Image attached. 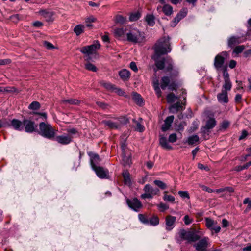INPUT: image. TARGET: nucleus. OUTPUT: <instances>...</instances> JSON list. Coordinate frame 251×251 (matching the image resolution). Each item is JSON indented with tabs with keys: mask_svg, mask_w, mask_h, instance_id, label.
Wrapping results in <instances>:
<instances>
[{
	"mask_svg": "<svg viewBox=\"0 0 251 251\" xmlns=\"http://www.w3.org/2000/svg\"><path fill=\"white\" fill-rule=\"evenodd\" d=\"M171 51V48H155L154 54L152 58L155 61V64L159 70L165 69L166 71H170L173 68L172 60L168 58H165L163 55Z\"/></svg>",
	"mask_w": 251,
	"mask_h": 251,
	"instance_id": "1",
	"label": "nucleus"
},
{
	"mask_svg": "<svg viewBox=\"0 0 251 251\" xmlns=\"http://www.w3.org/2000/svg\"><path fill=\"white\" fill-rule=\"evenodd\" d=\"M178 235L179 242L181 243L183 241H186L187 243H191L199 240L203 233L199 228H191L188 230L180 229Z\"/></svg>",
	"mask_w": 251,
	"mask_h": 251,
	"instance_id": "2",
	"label": "nucleus"
},
{
	"mask_svg": "<svg viewBox=\"0 0 251 251\" xmlns=\"http://www.w3.org/2000/svg\"><path fill=\"white\" fill-rule=\"evenodd\" d=\"M126 37L128 41L133 43H141L145 41L144 33L136 28H131L126 33Z\"/></svg>",
	"mask_w": 251,
	"mask_h": 251,
	"instance_id": "3",
	"label": "nucleus"
},
{
	"mask_svg": "<svg viewBox=\"0 0 251 251\" xmlns=\"http://www.w3.org/2000/svg\"><path fill=\"white\" fill-rule=\"evenodd\" d=\"M39 133L42 136L50 139L54 137L55 130L50 124L42 122L39 124Z\"/></svg>",
	"mask_w": 251,
	"mask_h": 251,
	"instance_id": "4",
	"label": "nucleus"
},
{
	"mask_svg": "<svg viewBox=\"0 0 251 251\" xmlns=\"http://www.w3.org/2000/svg\"><path fill=\"white\" fill-rule=\"evenodd\" d=\"M228 53L227 52H222L217 54L214 59V66L217 71H222L223 73V68H226V66H224L225 60L227 58Z\"/></svg>",
	"mask_w": 251,
	"mask_h": 251,
	"instance_id": "5",
	"label": "nucleus"
},
{
	"mask_svg": "<svg viewBox=\"0 0 251 251\" xmlns=\"http://www.w3.org/2000/svg\"><path fill=\"white\" fill-rule=\"evenodd\" d=\"M144 191L145 193L141 195V198L143 199L147 198L151 199L159 192V190L158 188H154L149 184H146L145 186Z\"/></svg>",
	"mask_w": 251,
	"mask_h": 251,
	"instance_id": "6",
	"label": "nucleus"
},
{
	"mask_svg": "<svg viewBox=\"0 0 251 251\" xmlns=\"http://www.w3.org/2000/svg\"><path fill=\"white\" fill-rule=\"evenodd\" d=\"M96 49V48H80V51L84 54L85 60H93L98 57Z\"/></svg>",
	"mask_w": 251,
	"mask_h": 251,
	"instance_id": "7",
	"label": "nucleus"
},
{
	"mask_svg": "<svg viewBox=\"0 0 251 251\" xmlns=\"http://www.w3.org/2000/svg\"><path fill=\"white\" fill-rule=\"evenodd\" d=\"M126 203L131 209L136 212L139 211L143 207L142 202L136 198L127 199Z\"/></svg>",
	"mask_w": 251,
	"mask_h": 251,
	"instance_id": "8",
	"label": "nucleus"
},
{
	"mask_svg": "<svg viewBox=\"0 0 251 251\" xmlns=\"http://www.w3.org/2000/svg\"><path fill=\"white\" fill-rule=\"evenodd\" d=\"M223 77L224 79V84L223 86V91H229L231 89L232 84L229 79V74L227 72V69L226 68H223Z\"/></svg>",
	"mask_w": 251,
	"mask_h": 251,
	"instance_id": "9",
	"label": "nucleus"
},
{
	"mask_svg": "<svg viewBox=\"0 0 251 251\" xmlns=\"http://www.w3.org/2000/svg\"><path fill=\"white\" fill-rule=\"evenodd\" d=\"M209 244V238L204 237L200 240L198 243L194 245L196 250L198 251H206Z\"/></svg>",
	"mask_w": 251,
	"mask_h": 251,
	"instance_id": "10",
	"label": "nucleus"
},
{
	"mask_svg": "<svg viewBox=\"0 0 251 251\" xmlns=\"http://www.w3.org/2000/svg\"><path fill=\"white\" fill-rule=\"evenodd\" d=\"M244 41V38L238 36H232L228 40V45L230 47H244V46H238Z\"/></svg>",
	"mask_w": 251,
	"mask_h": 251,
	"instance_id": "11",
	"label": "nucleus"
},
{
	"mask_svg": "<svg viewBox=\"0 0 251 251\" xmlns=\"http://www.w3.org/2000/svg\"><path fill=\"white\" fill-rule=\"evenodd\" d=\"M176 221V217L171 215H168L165 217V228L167 231L172 230L175 226Z\"/></svg>",
	"mask_w": 251,
	"mask_h": 251,
	"instance_id": "12",
	"label": "nucleus"
},
{
	"mask_svg": "<svg viewBox=\"0 0 251 251\" xmlns=\"http://www.w3.org/2000/svg\"><path fill=\"white\" fill-rule=\"evenodd\" d=\"M170 83V78L167 76H164L162 78L161 80V88L162 89L164 90L167 86L170 90H174L176 87V85L174 82Z\"/></svg>",
	"mask_w": 251,
	"mask_h": 251,
	"instance_id": "13",
	"label": "nucleus"
},
{
	"mask_svg": "<svg viewBox=\"0 0 251 251\" xmlns=\"http://www.w3.org/2000/svg\"><path fill=\"white\" fill-rule=\"evenodd\" d=\"M23 125L25 126V131L28 133L34 132L37 127L34 122L29 120H24Z\"/></svg>",
	"mask_w": 251,
	"mask_h": 251,
	"instance_id": "14",
	"label": "nucleus"
},
{
	"mask_svg": "<svg viewBox=\"0 0 251 251\" xmlns=\"http://www.w3.org/2000/svg\"><path fill=\"white\" fill-rule=\"evenodd\" d=\"M122 150V158L124 165H129L131 163V153L130 152H126V146L124 143L121 145Z\"/></svg>",
	"mask_w": 251,
	"mask_h": 251,
	"instance_id": "15",
	"label": "nucleus"
},
{
	"mask_svg": "<svg viewBox=\"0 0 251 251\" xmlns=\"http://www.w3.org/2000/svg\"><path fill=\"white\" fill-rule=\"evenodd\" d=\"M72 138L73 137L70 134L61 135L57 136L55 137V140L59 144L62 145H67L72 141Z\"/></svg>",
	"mask_w": 251,
	"mask_h": 251,
	"instance_id": "16",
	"label": "nucleus"
},
{
	"mask_svg": "<svg viewBox=\"0 0 251 251\" xmlns=\"http://www.w3.org/2000/svg\"><path fill=\"white\" fill-rule=\"evenodd\" d=\"M93 170L95 171L97 176L100 178H107L108 171L106 169H104L103 168L97 166L93 168Z\"/></svg>",
	"mask_w": 251,
	"mask_h": 251,
	"instance_id": "17",
	"label": "nucleus"
},
{
	"mask_svg": "<svg viewBox=\"0 0 251 251\" xmlns=\"http://www.w3.org/2000/svg\"><path fill=\"white\" fill-rule=\"evenodd\" d=\"M170 38L164 37L159 39L155 43L154 47H169Z\"/></svg>",
	"mask_w": 251,
	"mask_h": 251,
	"instance_id": "18",
	"label": "nucleus"
},
{
	"mask_svg": "<svg viewBox=\"0 0 251 251\" xmlns=\"http://www.w3.org/2000/svg\"><path fill=\"white\" fill-rule=\"evenodd\" d=\"M104 126H107L111 129H116L120 128V124L116 121L114 122L111 120H104L102 122Z\"/></svg>",
	"mask_w": 251,
	"mask_h": 251,
	"instance_id": "19",
	"label": "nucleus"
},
{
	"mask_svg": "<svg viewBox=\"0 0 251 251\" xmlns=\"http://www.w3.org/2000/svg\"><path fill=\"white\" fill-rule=\"evenodd\" d=\"M174 117L170 116L166 118L164 121V124L162 125V130L163 131L167 130L171 126V124L173 122Z\"/></svg>",
	"mask_w": 251,
	"mask_h": 251,
	"instance_id": "20",
	"label": "nucleus"
},
{
	"mask_svg": "<svg viewBox=\"0 0 251 251\" xmlns=\"http://www.w3.org/2000/svg\"><path fill=\"white\" fill-rule=\"evenodd\" d=\"M40 14L45 18L47 22H50L53 21V13L52 12L47 11L43 10L39 11Z\"/></svg>",
	"mask_w": 251,
	"mask_h": 251,
	"instance_id": "21",
	"label": "nucleus"
},
{
	"mask_svg": "<svg viewBox=\"0 0 251 251\" xmlns=\"http://www.w3.org/2000/svg\"><path fill=\"white\" fill-rule=\"evenodd\" d=\"M91 157V165L92 168L97 167V164L100 161V159L98 154L96 153L89 154Z\"/></svg>",
	"mask_w": 251,
	"mask_h": 251,
	"instance_id": "22",
	"label": "nucleus"
},
{
	"mask_svg": "<svg viewBox=\"0 0 251 251\" xmlns=\"http://www.w3.org/2000/svg\"><path fill=\"white\" fill-rule=\"evenodd\" d=\"M11 126L17 130L22 131L23 130V122L14 119L11 121Z\"/></svg>",
	"mask_w": 251,
	"mask_h": 251,
	"instance_id": "23",
	"label": "nucleus"
},
{
	"mask_svg": "<svg viewBox=\"0 0 251 251\" xmlns=\"http://www.w3.org/2000/svg\"><path fill=\"white\" fill-rule=\"evenodd\" d=\"M183 107L180 102H177L173 105L170 107V110L172 113H176L183 109Z\"/></svg>",
	"mask_w": 251,
	"mask_h": 251,
	"instance_id": "24",
	"label": "nucleus"
},
{
	"mask_svg": "<svg viewBox=\"0 0 251 251\" xmlns=\"http://www.w3.org/2000/svg\"><path fill=\"white\" fill-rule=\"evenodd\" d=\"M217 98L219 102L227 103L228 101L227 92L222 90L221 93L217 95Z\"/></svg>",
	"mask_w": 251,
	"mask_h": 251,
	"instance_id": "25",
	"label": "nucleus"
},
{
	"mask_svg": "<svg viewBox=\"0 0 251 251\" xmlns=\"http://www.w3.org/2000/svg\"><path fill=\"white\" fill-rule=\"evenodd\" d=\"M159 144L161 146V147L167 150H172V146L169 145L168 143L167 139L163 136H160L159 138Z\"/></svg>",
	"mask_w": 251,
	"mask_h": 251,
	"instance_id": "26",
	"label": "nucleus"
},
{
	"mask_svg": "<svg viewBox=\"0 0 251 251\" xmlns=\"http://www.w3.org/2000/svg\"><path fill=\"white\" fill-rule=\"evenodd\" d=\"M122 176L124 178V183L127 185H131V181L130 179V175L127 171H124L122 173Z\"/></svg>",
	"mask_w": 251,
	"mask_h": 251,
	"instance_id": "27",
	"label": "nucleus"
},
{
	"mask_svg": "<svg viewBox=\"0 0 251 251\" xmlns=\"http://www.w3.org/2000/svg\"><path fill=\"white\" fill-rule=\"evenodd\" d=\"M199 137L197 135H193L189 136L187 140L189 145H197L199 143Z\"/></svg>",
	"mask_w": 251,
	"mask_h": 251,
	"instance_id": "28",
	"label": "nucleus"
},
{
	"mask_svg": "<svg viewBox=\"0 0 251 251\" xmlns=\"http://www.w3.org/2000/svg\"><path fill=\"white\" fill-rule=\"evenodd\" d=\"M119 75L121 78L123 80H127L130 76V73L129 71L126 69H123L120 71Z\"/></svg>",
	"mask_w": 251,
	"mask_h": 251,
	"instance_id": "29",
	"label": "nucleus"
},
{
	"mask_svg": "<svg viewBox=\"0 0 251 251\" xmlns=\"http://www.w3.org/2000/svg\"><path fill=\"white\" fill-rule=\"evenodd\" d=\"M163 12L167 16L171 15L173 13L172 7L168 4H165L162 8Z\"/></svg>",
	"mask_w": 251,
	"mask_h": 251,
	"instance_id": "30",
	"label": "nucleus"
},
{
	"mask_svg": "<svg viewBox=\"0 0 251 251\" xmlns=\"http://www.w3.org/2000/svg\"><path fill=\"white\" fill-rule=\"evenodd\" d=\"M216 121L214 118H210L207 122L205 128L207 129L213 128L216 125Z\"/></svg>",
	"mask_w": 251,
	"mask_h": 251,
	"instance_id": "31",
	"label": "nucleus"
},
{
	"mask_svg": "<svg viewBox=\"0 0 251 251\" xmlns=\"http://www.w3.org/2000/svg\"><path fill=\"white\" fill-rule=\"evenodd\" d=\"M149 225L156 226L159 224V219L158 217L156 215H153L149 219Z\"/></svg>",
	"mask_w": 251,
	"mask_h": 251,
	"instance_id": "32",
	"label": "nucleus"
},
{
	"mask_svg": "<svg viewBox=\"0 0 251 251\" xmlns=\"http://www.w3.org/2000/svg\"><path fill=\"white\" fill-rule=\"evenodd\" d=\"M62 102L64 104H69L72 105H78L80 102V100H78L74 99L64 100Z\"/></svg>",
	"mask_w": 251,
	"mask_h": 251,
	"instance_id": "33",
	"label": "nucleus"
},
{
	"mask_svg": "<svg viewBox=\"0 0 251 251\" xmlns=\"http://www.w3.org/2000/svg\"><path fill=\"white\" fill-rule=\"evenodd\" d=\"M145 20L148 25L151 26H152L155 24L154 17L152 15H147L145 18Z\"/></svg>",
	"mask_w": 251,
	"mask_h": 251,
	"instance_id": "34",
	"label": "nucleus"
},
{
	"mask_svg": "<svg viewBox=\"0 0 251 251\" xmlns=\"http://www.w3.org/2000/svg\"><path fill=\"white\" fill-rule=\"evenodd\" d=\"M132 99L139 105H141L143 103V100L141 95L137 93H133L132 94Z\"/></svg>",
	"mask_w": 251,
	"mask_h": 251,
	"instance_id": "35",
	"label": "nucleus"
},
{
	"mask_svg": "<svg viewBox=\"0 0 251 251\" xmlns=\"http://www.w3.org/2000/svg\"><path fill=\"white\" fill-rule=\"evenodd\" d=\"M100 84L105 89L111 92H113V90L115 87V85H112L109 82H107L105 81H101L100 82Z\"/></svg>",
	"mask_w": 251,
	"mask_h": 251,
	"instance_id": "36",
	"label": "nucleus"
},
{
	"mask_svg": "<svg viewBox=\"0 0 251 251\" xmlns=\"http://www.w3.org/2000/svg\"><path fill=\"white\" fill-rule=\"evenodd\" d=\"M205 222L206 227L210 229L216 224V221L209 218H205Z\"/></svg>",
	"mask_w": 251,
	"mask_h": 251,
	"instance_id": "37",
	"label": "nucleus"
},
{
	"mask_svg": "<svg viewBox=\"0 0 251 251\" xmlns=\"http://www.w3.org/2000/svg\"><path fill=\"white\" fill-rule=\"evenodd\" d=\"M153 86L155 90L156 94L158 97H160L161 96V91L159 87V83L158 80L153 82Z\"/></svg>",
	"mask_w": 251,
	"mask_h": 251,
	"instance_id": "38",
	"label": "nucleus"
},
{
	"mask_svg": "<svg viewBox=\"0 0 251 251\" xmlns=\"http://www.w3.org/2000/svg\"><path fill=\"white\" fill-rule=\"evenodd\" d=\"M115 120L120 124V127L122 125L126 124L129 122L128 119L126 116H122L117 118Z\"/></svg>",
	"mask_w": 251,
	"mask_h": 251,
	"instance_id": "39",
	"label": "nucleus"
},
{
	"mask_svg": "<svg viewBox=\"0 0 251 251\" xmlns=\"http://www.w3.org/2000/svg\"><path fill=\"white\" fill-rule=\"evenodd\" d=\"M84 26L81 25H76L74 29V32L77 35H79L84 31Z\"/></svg>",
	"mask_w": 251,
	"mask_h": 251,
	"instance_id": "40",
	"label": "nucleus"
},
{
	"mask_svg": "<svg viewBox=\"0 0 251 251\" xmlns=\"http://www.w3.org/2000/svg\"><path fill=\"white\" fill-rule=\"evenodd\" d=\"M138 218L141 222L144 224L149 225V221L147 216L144 214H139L138 215Z\"/></svg>",
	"mask_w": 251,
	"mask_h": 251,
	"instance_id": "41",
	"label": "nucleus"
},
{
	"mask_svg": "<svg viewBox=\"0 0 251 251\" xmlns=\"http://www.w3.org/2000/svg\"><path fill=\"white\" fill-rule=\"evenodd\" d=\"M114 35L116 37H122L125 34L123 28H117L114 30Z\"/></svg>",
	"mask_w": 251,
	"mask_h": 251,
	"instance_id": "42",
	"label": "nucleus"
},
{
	"mask_svg": "<svg viewBox=\"0 0 251 251\" xmlns=\"http://www.w3.org/2000/svg\"><path fill=\"white\" fill-rule=\"evenodd\" d=\"M40 107V104L39 102L35 101L32 102L28 106L29 109L31 110H38Z\"/></svg>",
	"mask_w": 251,
	"mask_h": 251,
	"instance_id": "43",
	"label": "nucleus"
},
{
	"mask_svg": "<svg viewBox=\"0 0 251 251\" xmlns=\"http://www.w3.org/2000/svg\"><path fill=\"white\" fill-rule=\"evenodd\" d=\"M167 191L164 192V195L163 196V200L165 201H170V202H173L175 200V197H173V196L167 195Z\"/></svg>",
	"mask_w": 251,
	"mask_h": 251,
	"instance_id": "44",
	"label": "nucleus"
},
{
	"mask_svg": "<svg viewBox=\"0 0 251 251\" xmlns=\"http://www.w3.org/2000/svg\"><path fill=\"white\" fill-rule=\"evenodd\" d=\"M187 10H183L180 11L177 14V15L176 16V19H177V20H178L180 21L181 19L184 18L187 15Z\"/></svg>",
	"mask_w": 251,
	"mask_h": 251,
	"instance_id": "45",
	"label": "nucleus"
},
{
	"mask_svg": "<svg viewBox=\"0 0 251 251\" xmlns=\"http://www.w3.org/2000/svg\"><path fill=\"white\" fill-rule=\"evenodd\" d=\"M141 16L140 13L138 12L132 13L129 17L130 21H136L138 20Z\"/></svg>",
	"mask_w": 251,
	"mask_h": 251,
	"instance_id": "46",
	"label": "nucleus"
},
{
	"mask_svg": "<svg viewBox=\"0 0 251 251\" xmlns=\"http://www.w3.org/2000/svg\"><path fill=\"white\" fill-rule=\"evenodd\" d=\"M177 99H178V97L173 93H170L167 96V100L168 102H173Z\"/></svg>",
	"mask_w": 251,
	"mask_h": 251,
	"instance_id": "47",
	"label": "nucleus"
},
{
	"mask_svg": "<svg viewBox=\"0 0 251 251\" xmlns=\"http://www.w3.org/2000/svg\"><path fill=\"white\" fill-rule=\"evenodd\" d=\"M153 182L156 186L161 189H165L167 187L166 184L162 181L155 180Z\"/></svg>",
	"mask_w": 251,
	"mask_h": 251,
	"instance_id": "48",
	"label": "nucleus"
},
{
	"mask_svg": "<svg viewBox=\"0 0 251 251\" xmlns=\"http://www.w3.org/2000/svg\"><path fill=\"white\" fill-rule=\"evenodd\" d=\"M135 122L136 125V130L140 132H143L145 130V127L143 124L140 122L135 121Z\"/></svg>",
	"mask_w": 251,
	"mask_h": 251,
	"instance_id": "49",
	"label": "nucleus"
},
{
	"mask_svg": "<svg viewBox=\"0 0 251 251\" xmlns=\"http://www.w3.org/2000/svg\"><path fill=\"white\" fill-rule=\"evenodd\" d=\"M85 68L89 71L96 72L97 71V67L93 64L88 63L85 64Z\"/></svg>",
	"mask_w": 251,
	"mask_h": 251,
	"instance_id": "50",
	"label": "nucleus"
},
{
	"mask_svg": "<svg viewBox=\"0 0 251 251\" xmlns=\"http://www.w3.org/2000/svg\"><path fill=\"white\" fill-rule=\"evenodd\" d=\"M126 18L121 15H118L115 17V21L117 23L124 24L126 22Z\"/></svg>",
	"mask_w": 251,
	"mask_h": 251,
	"instance_id": "51",
	"label": "nucleus"
},
{
	"mask_svg": "<svg viewBox=\"0 0 251 251\" xmlns=\"http://www.w3.org/2000/svg\"><path fill=\"white\" fill-rule=\"evenodd\" d=\"M183 221L184 222V223L186 225H190L191 224L193 221V219L191 217H190L188 215H185L183 218Z\"/></svg>",
	"mask_w": 251,
	"mask_h": 251,
	"instance_id": "52",
	"label": "nucleus"
},
{
	"mask_svg": "<svg viewBox=\"0 0 251 251\" xmlns=\"http://www.w3.org/2000/svg\"><path fill=\"white\" fill-rule=\"evenodd\" d=\"M113 92H115L119 96H124L125 94V92L123 90L115 86L114 87Z\"/></svg>",
	"mask_w": 251,
	"mask_h": 251,
	"instance_id": "53",
	"label": "nucleus"
},
{
	"mask_svg": "<svg viewBox=\"0 0 251 251\" xmlns=\"http://www.w3.org/2000/svg\"><path fill=\"white\" fill-rule=\"evenodd\" d=\"M168 140L170 142L174 143L177 140V136L175 133H173L169 136Z\"/></svg>",
	"mask_w": 251,
	"mask_h": 251,
	"instance_id": "54",
	"label": "nucleus"
},
{
	"mask_svg": "<svg viewBox=\"0 0 251 251\" xmlns=\"http://www.w3.org/2000/svg\"><path fill=\"white\" fill-rule=\"evenodd\" d=\"M178 194L180 195V196L182 198H190L189 194L188 192L187 191H180L178 192Z\"/></svg>",
	"mask_w": 251,
	"mask_h": 251,
	"instance_id": "55",
	"label": "nucleus"
},
{
	"mask_svg": "<svg viewBox=\"0 0 251 251\" xmlns=\"http://www.w3.org/2000/svg\"><path fill=\"white\" fill-rule=\"evenodd\" d=\"M157 207L160 209V210L161 211H163L169 208V206L163 203H159V204L157 205Z\"/></svg>",
	"mask_w": 251,
	"mask_h": 251,
	"instance_id": "56",
	"label": "nucleus"
},
{
	"mask_svg": "<svg viewBox=\"0 0 251 251\" xmlns=\"http://www.w3.org/2000/svg\"><path fill=\"white\" fill-rule=\"evenodd\" d=\"M244 48H234L233 53L234 54V56H237L239 54L243 51Z\"/></svg>",
	"mask_w": 251,
	"mask_h": 251,
	"instance_id": "57",
	"label": "nucleus"
},
{
	"mask_svg": "<svg viewBox=\"0 0 251 251\" xmlns=\"http://www.w3.org/2000/svg\"><path fill=\"white\" fill-rule=\"evenodd\" d=\"M243 204H248V208L250 209H251V200L250 198H247L245 199L243 201Z\"/></svg>",
	"mask_w": 251,
	"mask_h": 251,
	"instance_id": "58",
	"label": "nucleus"
},
{
	"mask_svg": "<svg viewBox=\"0 0 251 251\" xmlns=\"http://www.w3.org/2000/svg\"><path fill=\"white\" fill-rule=\"evenodd\" d=\"M229 126V122L227 121H224L222 122L221 127L222 129H226Z\"/></svg>",
	"mask_w": 251,
	"mask_h": 251,
	"instance_id": "59",
	"label": "nucleus"
},
{
	"mask_svg": "<svg viewBox=\"0 0 251 251\" xmlns=\"http://www.w3.org/2000/svg\"><path fill=\"white\" fill-rule=\"evenodd\" d=\"M130 68L135 72H137L138 70L136 64L134 62H131L130 63Z\"/></svg>",
	"mask_w": 251,
	"mask_h": 251,
	"instance_id": "60",
	"label": "nucleus"
},
{
	"mask_svg": "<svg viewBox=\"0 0 251 251\" xmlns=\"http://www.w3.org/2000/svg\"><path fill=\"white\" fill-rule=\"evenodd\" d=\"M201 187L204 191L208 192L209 193L214 192V190H213L211 189H210L208 187H207V186H205L204 185H201Z\"/></svg>",
	"mask_w": 251,
	"mask_h": 251,
	"instance_id": "61",
	"label": "nucleus"
},
{
	"mask_svg": "<svg viewBox=\"0 0 251 251\" xmlns=\"http://www.w3.org/2000/svg\"><path fill=\"white\" fill-rule=\"evenodd\" d=\"M237 63L234 60H231L229 61V67L231 69L234 68L236 66Z\"/></svg>",
	"mask_w": 251,
	"mask_h": 251,
	"instance_id": "62",
	"label": "nucleus"
},
{
	"mask_svg": "<svg viewBox=\"0 0 251 251\" xmlns=\"http://www.w3.org/2000/svg\"><path fill=\"white\" fill-rule=\"evenodd\" d=\"M221 228L219 226L216 225V224L211 228V230H214L216 233L220 231Z\"/></svg>",
	"mask_w": 251,
	"mask_h": 251,
	"instance_id": "63",
	"label": "nucleus"
},
{
	"mask_svg": "<svg viewBox=\"0 0 251 251\" xmlns=\"http://www.w3.org/2000/svg\"><path fill=\"white\" fill-rule=\"evenodd\" d=\"M179 22V21L178 20H177V19H176V17H175L173 19V20L172 21V22L171 23V26L172 27H175Z\"/></svg>",
	"mask_w": 251,
	"mask_h": 251,
	"instance_id": "64",
	"label": "nucleus"
}]
</instances>
